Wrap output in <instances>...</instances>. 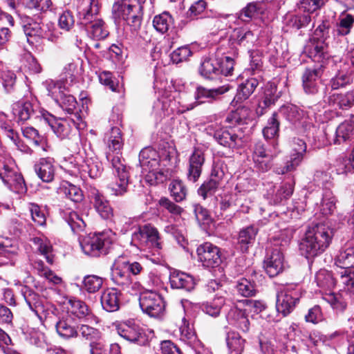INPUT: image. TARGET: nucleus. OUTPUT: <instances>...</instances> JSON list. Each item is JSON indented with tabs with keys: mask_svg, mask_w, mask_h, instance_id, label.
<instances>
[{
	"mask_svg": "<svg viewBox=\"0 0 354 354\" xmlns=\"http://www.w3.org/2000/svg\"><path fill=\"white\" fill-rule=\"evenodd\" d=\"M110 151H115L118 154L123 146L121 131L118 127L111 129L107 140ZM113 174L115 179L108 184V189L111 194L122 196L127 192L129 185V172L128 168L118 155L111 158Z\"/></svg>",
	"mask_w": 354,
	"mask_h": 354,
	"instance_id": "nucleus-1",
	"label": "nucleus"
},
{
	"mask_svg": "<svg viewBox=\"0 0 354 354\" xmlns=\"http://www.w3.org/2000/svg\"><path fill=\"white\" fill-rule=\"evenodd\" d=\"M333 238V230L323 223L314 224L308 227L299 244L302 256L314 258L322 254L329 246Z\"/></svg>",
	"mask_w": 354,
	"mask_h": 354,
	"instance_id": "nucleus-2",
	"label": "nucleus"
},
{
	"mask_svg": "<svg viewBox=\"0 0 354 354\" xmlns=\"http://www.w3.org/2000/svg\"><path fill=\"white\" fill-rule=\"evenodd\" d=\"M98 12L97 0H81L77 7L79 24L93 38L100 40L105 39L109 32L103 20L97 17Z\"/></svg>",
	"mask_w": 354,
	"mask_h": 354,
	"instance_id": "nucleus-3",
	"label": "nucleus"
},
{
	"mask_svg": "<svg viewBox=\"0 0 354 354\" xmlns=\"http://www.w3.org/2000/svg\"><path fill=\"white\" fill-rule=\"evenodd\" d=\"M115 18H122L134 31L140 29L143 16V6L139 0H120L112 7Z\"/></svg>",
	"mask_w": 354,
	"mask_h": 354,
	"instance_id": "nucleus-4",
	"label": "nucleus"
},
{
	"mask_svg": "<svg viewBox=\"0 0 354 354\" xmlns=\"http://www.w3.org/2000/svg\"><path fill=\"white\" fill-rule=\"evenodd\" d=\"M142 270L143 267L140 263L136 261L130 263L125 258L119 257L111 266V280L122 290H126L132 283L131 274L137 275Z\"/></svg>",
	"mask_w": 354,
	"mask_h": 354,
	"instance_id": "nucleus-5",
	"label": "nucleus"
},
{
	"mask_svg": "<svg viewBox=\"0 0 354 354\" xmlns=\"http://www.w3.org/2000/svg\"><path fill=\"white\" fill-rule=\"evenodd\" d=\"M0 178L11 191L23 194L27 190L25 180L14 160L8 156H0Z\"/></svg>",
	"mask_w": 354,
	"mask_h": 354,
	"instance_id": "nucleus-6",
	"label": "nucleus"
},
{
	"mask_svg": "<svg viewBox=\"0 0 354 354\" xmlns=\"http://www.w3.org/2000/svg\"><path fill=\"white\" fill-rule=\"evenodd\" d=\"M315 281L318 287L324 291H329L335 288L337 283H342L348 291L354 293V271L339 270L335 277L326 270H320L315 274Z\"/></svg>",
	"mask_w": 354,
	"mask_h": 354,
	"instance_id": "nucleus-7",
	"label": "nucleus"
},
{
	"mask_svg": "<svg viewBox=\"0 0 354 354\" xmlns=\"http://www.w3.org/2000/svg\"><path fill=\"white\" fill-rule=\"evenodd\" d=\"M131 243L140 250L152 249L159 252L162 248V242L158 230L151 224H145L132 234Z\"/></svg>",
	"mask_w": 354,
	"mask_h": 354,
	"instance_id": "nucleus-8",
	"label": "nucleus"
},
{
	"mask_svg": "<svg viewBox=\"0 0 354 354\" xmlns=\"http://www.w3.org/2000/svg\"><path fill=\"white\" fill-rule=\"evenodd\" d=\"M302 296V290L298 284H290L278 290L276 309L286 317L295 309Z\"/></svg>",
	"mask_w": 354,
	"mask_h": 354,
	"instance_id": "nucleus-9",
	"label": "nucleus"
},
{
	"mask_svg": "<svg viewBox=\"0 0 354 354\" xmlns=\"http://www.w3.org/2000/svg\"><path fill=\"white\" fill-rule=\"evenodd\" d=\"M112 241L108 235L104 232L89 234L80 242L83 252L91 257H98L106 254Z\"/></svg>",
	"mask_w": 354,
	"mask_h": 354,
	"instance_id": "nucleus-10",
	"label": "nucleus"
},
{
	"mask_svg": "<svg viewBox=\"0 0 354 354\" xmlns=\"http://www.w3.org/2000/svg\"><path fill=\"white\" fill-rule=\"evenodd\" d=\"M148 151V150H142L139 155L140 162L143 170L147 172L146 179L151 185L162 183L166 180L167 176L160 168L159 159L155 157L156 153L151 151L153 157L150 158L147 155Z\"/></svg>",
	"mask_w": 354,
	"mask_h": 354,
	"instance_id": "nucleus-11",
	"label": "nucleus"
},
{
	"mask_svg": "<svg viewBox=\"0 0 354 354\" xmlns=\"http://www.w3.org/2000/svg\"><path fill=\"white\" fill-rule=\"evenodd\" d=\"M207 134L214 137L215 140L225 147L239 148L243 145L241 136L235 133L233 129L221 127L218 124H212L206 128Z\"/></svg>",
	"mask_w": 354,
	"mask_h": 354,
	"instance_id": "nucleus-12",
	"label": "nucleus"
},
{
	"mask_svg": "<svg viewBox=\"0 0 354 354\" xmlns=\"http://www.w3.org/2000/svg\"><path fill=\"white\" fill-rule=\"evenodd\" d=\"M139 304L143 313L155 318L161 317L165 309V303L162 297L153 291L142 293L140 296Z\"/></svg>",
	"mask_w": 354,
	"mask_h": 354,
	"instance_id": "nucleus-13",
	"label": "nucleus"
},
{
	"mask_svg": "<svg viewBox=\"0 0 354 354\" xmlns=\"http://www.w3.org/2000/svg\"><path fill=\"white\" fill-rule=\"evenodd\" d=\"M12 114L19 122H24L32 118L43 121V118L39 115L42 112H47L44 109H40L38 106L36 100L19 101L12 104Z\"/></svg>",
	"mask_w": 354,
	"mask_h": 354,
	"instance_id": "nucleus-14",
	"label": "nucleus"
},
{
	"mask_svg": "<svg viewBox=\"0 0 354 354\" xmlns=\"http://www.w3.org/2000/svg\"><path fill=\"white\" fill-rule=\"evenodd\" d=\"M274 247L269 249L263 261V267L270 277L279 274L284 270V257L281 248L274 240Z\"/></svg>",
	"mask_w": 354,
	"mask_h": 354,
	"instance_id": "nucleus-15",
	"label": "nucleus"
},
{
	"mask_svg": "<svg viewBox=\"0 0 354 354\" xmlns=\"http://www.w3.org/2000/svg\"><path fill=\"white\" fill-rule=\"evenodd\" d=\"M196 253L198 261L204 267L217 268L222 262L220 249L209 242L201 244Z\"/></svg>",
	"mask_w": 354,
	"mask_h": 354,
	"instance_id": "nucleus-16",
	"label": "nucleus"
},
{
	"mask_svg": "<svg viewBox=\"0 0 354 354\" xmlns=\"http://www.w3.org/2000/svg\"><path fill=\"white\" fill-rule=\"evenodd\" d=\"M41 117L43 118V121L49 125L53 132L60 139L70 138V136L74 131V136L78 132L77 130L73 129L68 122L66 120L56 119L54 115L49 112H42Z\"/></svg>",
	"mask_w": 354,
	"mask_h": 354,
	"instance_id": "nucleus-17",
	"label": "nucleus"
},
{
	"mask_svg": "<svg viewBox=\"0 0 354 354\" xmlns=\"http://www.w3.org/2000/svg\"><path fill=\"white\" fill-rule=\"evenodd\" d=\"M322 74V65L306 68L302 75V86L306 93L315 95L318 92Z\"/></svg>",
	"mask_w": 354,
	"mask_h": 354,
	"instance_id": "nucleus-18",
	"label": "nucleus"
},
{
	"mask_svg": "<svg viewBox=\"0 0 354 354\" xmlns=\"http://www.w3.org/2000/svg\"><path fill=\"white\" fill-rule=\"evenodd\" d=\"M88 196L95 209L103 219H110L113 216V210L109 201L96 188L91 187Z\"/></svg>",
	"mask_w": 354,
	"mask_h": 354,
	"instance_id": "nucleus-19",
	"label": "nucleus"
},
{
	"mask_svg": "<svg viewBox=\"0 0 354 354\" xmlns=\"http://www.w3.org/2000/svg\"><path fill=\"white\" fill-rule=\"evenodd\" d=\"M205 155L202 150L195 149L189 158L187 168V179L196 183L199 179L205 163Z\"/></svg>",
	"mask_w": 354,
	"mask_h": 354,
	"instance_id": "nucleus-20",
	"label": "nucleus"
},
{
	"mask_svg": "<svg viewBox=\"0 0 354 354\" xmlns=\"http://www.w3.org/2000/svg\"><path fill=\"white\" fill-rule=\"evenodd\" d=\"M278 152L269 154L266 152L264 145L261 142L255 143L253 148L252 160L255 167L262 172H266L271 168V160Z\"/></svg>",
	"mask_w": 354,
	"mask_h": 354,
	"instance_id": "nucleus-21",
	"label": "nucleus"
},
{
	"mask_svg": "<svg viewBox=\"0 0 354 354\" xmlns=\"http://www.w3.org/2000/svg\"><path fill=\"white\" fill-rule=\"evenodd\" d=\"M79 160V156H77L75 161L77 164V168L73 171V174L75 175L77 173H80L82 178L89 176L92 179L96 178L101 175L102 171V165L97 160L90 158L82 160V162Z\"/></svg>",
	"mask_w": 354,
	"mask_h": 354,
	"instance_id": "nucleus-22",
	"label": "nucleus"
},
{
	"mask_svg": "<svg viewBox=\"0 0 354 354\" xmlns=\"http://www.w3.org/2000/svg\"><path fill=\"white\" fill-rule=\"evenodd\" d=\"M24 298L29 308L35 313V315L41 319L46 317L47 309L44 304V299L34 290L26 288L22 292Z\"/></svg>",
	"mask_w": 354,
	"mask_h": 354,
	"instance_id": "nucleus-23",
	"label": "nucleus"
},
{
	"mask_svg": "<svg viewBox=\"0 0 354 354\" xmlns=\"http://www.w3.org/2000/svg\"><path fill=\"white\" fill-rule=\"evenodd\" d=\"M264 12L262 3L259 1L248 3L245 7L235 14L239 24L240 22L249 23L254 19L259 18Z\"/></svg>",
	"mask_w": 354,
	"mask_h": 354,
	"instance_id": "nucleus-24",
	"label": "nucleus"
},
{
	"mask_svg": "<svg viewBox=\"0 0 354 354\" xmlns=\"http://www.w3.org/2000/svg\"><path fill=\"white\" fill-rule=\"evenodd\" d=\"M19 247L16 241L0 236V258L5 257V261H0V266L13 263V259L18 254Z\"/></svg>",
	"mask_w": 354,
	"mask_h": 354,
	"instance_id": "nucleus-25",
	"label": "nucleus"
},
{
	"mask_svg": "<svg viewBox=\"0 0 354 354\" xmlns=\"http://www.w3.org/2000/svg\"><path fill=\"white\" fill-rule=\"evenodd\" d=\"M279 97V95L277 93V86L274 84L267 85L256 109L257 114L259 116L263 115L266 109L274 104Z\"/></svg>",
	"mask_w": 354,
	"mask_h": 354,
	"instance_id": "nucleus-26",
	"label": "nucleus"
},
{
	"mask_svg": "<svg viewBox=\"0 0 354 354\" xmlns=\"http://www.w3.org/2000/svg\"><path fill=\"white\" fill-rule=\"evenodd\" d=\"M230 88L231 87L229 85H223L211 89L198 86L195 92V99L198 104H201L207 101L211 102L216 100L219 95L227 92Z\"/></svg>",
	"mask_w": 354,
	"mask_h": 354,
	"instance_id": "nucleus-27",
	"label": "nucleus"
},
{
	"mask_svg": "<svg viewBox=\"0 0 354 354\" xmlns=\"http://www.w3.org/2000/svg\"><path fill=\"white\" fill-rule=\"evenodd\" d=\"M219 57H203L198 68L200 75L206 79H214L219 75Z\"/></svg>",
	"mask_w": 354,
	"mask_h": 354,
	"instance_id": "nucleus-28",
	"label": "nucleus"
},
{
	"mask_svg": "<svg viewBox=\"0 0 354 354\" xmlns=\"http://www.w3.org/2000/svg\"><path fill=\"white\" fill-rule=\"evenodd\" d=\"M121 292L116 288H111L104 290L101 296V304L108 312H115L120 308Z\"/></svg>",
	"mask_w": 354,
	"mask_h": 354,
	"instance_id": "nucleus-29",
	"label": "nucleus"
},
{
	"mask_svg": "<svg viewBox=\"0 0 354 354\" xmlns=\"http://www.w3.org/2000/svg\"><path fill=\"white\" fill-rule=\"evenodd\" d=\"M55 328L57 334L63 339H68L76 337L78 331L74 325V318L64 315L56 323Z\"/></svg>",
	"mask_w": 354,
	"mask_h": 354,
	"instance_id": "nucleus-30",
	"label": "nucleus"
},
{
	"mask_svg": "<svg viewBox=\"0 0 354 354\" xmlns=\"http://www.w3.org/2000/svg\"><path fill=\"white\" fill-rule=\"evenodd\" d=\"M34 168L37 175L42 181L50 183L54 179L55 167L52 158H40L35 165Z\"/></svg>",
	"mask_w": 354,
	"mask_h": 354,
	"instance_id": "nucleus-31",
	"label": "nucleus"
},
{
	"mask_svg": "<svg viewBox=\"0 0 354 354\" xmlns=\"http://www.w3.org/2000/svg\"><path fill=\"white\" fill-rule=\"evenodd\" d=\"M227 319L230 324L247 333L250 330V323L245 310L236 307L232 308L227 315Z\"/></svg>",
	"mask_w": 354,
	"mask_h": 354,
	"instance_id": "nucleus-32",
	"label": "nucleus"
},
{
	"mask_svg": "<svg viewBox=\"0 0 354 354\" xmlns=\"http://www.w3.org/2000/svg\"><path fill=\"white\" fill-rule=\"evenodd\" d=\"M336 264L340 270H350L354 268V245L352 242L346 243L340 250L336 257Z\"/></svg>",
	"mask_w": 354,
	"mask_h": 354,
	"instance_id": "nucleus-33",
	"label": "nucleus"
},
{
	"mask_svg": "<svg viewBox=\"0 0 354 354\" xmlns=\"http://www.w3.org/2000/svg\"><path fill=\"white\" fill-rule=\"evenodd\" d=\"M171 286L173 288L184 289L190 291L194 289L195 282L192 276L180 271H174L169 277Z\"/></svg>",
	"mask_w": 354,
	"mask_h": 354,
	"instance_id": "nucleus-34",
	"label": "nucleus"
},
{
	"mask_svg": "<svg viewBox=\"0 0 354 354\" xmlns=\"http://www.w3.org/2000/svg\"><path fill=\"white\" fill-rule=\"evenodd\" d=\"M66 316L78 319H86L90 316L87 305L80 300L70 299L66 306Z\"/></svg>",
	"mask_w": 354,
	"mask_h": 354,
	"instance_id": "nucleus-35",
	"label": "nucleus"
},
{
	"mask_svg": "<svg viewBox=\"0 0 354 354\" xmlns=\"http://www.w3.org/2000/svg\"><path fill=\"white\" fill-rule=\"evenodd\" d=\"M328 102L330 106L347 109L354 104V91H350L344 93H333L330 95Z\"/></svg>",
	"mask_w": 354,
	"mask_h": 354,
	"instance_id": "nucleus-36",
	"label": "nucleus"
},
{
	"mask_svg": "<svg viewBox=\"0 0 354 354\" xmlns=\"http://www.w3.org/2000/svg\"><path fill=\"white\" fill-rule=\"evenodd\" d=\"M44 26V24L41 25L34 21H31L24 25L23 29L24 34L26 37L27 41L30 45H34L41 39Z\"/></svg>",
	"mask_w": 354,
	"mask_h": 354,
	"instance_id": "nucleus-37",
	"label": "nucleus"
},
{
	"mask_svg": "<svg viewBox=\"0 0 354 354\" xmlns=\"http://www.w3.org/2000/svg\"><path fill=\"white\" fill-rule=\"evenodd\" d=\"M354 134V122L351 120H346L342 122L335 131V138L334 144L341 145L350 140Z\"/></svg>",
	"mask_w": 354,
	"mask_h": 354,
	"instance_id": "nucleus-38",
	"label": "nucleus"
},
{
	"mask_svg": "<svg viewBox=\"0 0 354 354\" xmlns=\"http://www.w3.org/2000/svg\"><path fill=\"white\" fill-rule=\"evenodd\" d=\"M259 85L257 78L251 77L242 82L237 88L235 96L237 102L244 101L250 97Z\"/></svg>",
	"mask_w": 354,
	"mask_h": 354,
	"instance_id": "nucleus-39",
	"label": "nucleus"
},
{
	"mask_svg": "<svg viewBox=\"0 0 354 354\" xmlns=\"http://www.w3.org/2000/svg\"><path fill=\"white\" fill-rule=\"evenodd\" d=\"M258 228L251 225L241 230L238 237V243L243 251H246L249 245L253 244L258 233Z\"/></svg>",
	"mask_w": 354,
	"mask_h": 354,
	"instance_id": "nucleus-40",
	"label": "nucleus"
},
{
	"mask_svg": "<svg viewBox=\"0 0 354 354\" xmlns=\"http://www.w3.org/2000/svg\"><path fill=\"white\" fill-rule=\"evenodd\" d=\"M354 24V16L346 15L339 19L336 26L333 30L334 37H344L350 34Z\"/></svg>",
	"mask_w": 354,
	"mask_h": 354,
	"instance_id": "nucleus-41",
	"label": "nucleus"
},
{
	"mask_svg": "<svg viewBox=\"0 0 354 354\" xmlns=\"http://www.w3.org/2000/svg\"><path fill=\"white\" fill-rule=\"evenodd\" d=\"M61 214L73 232L83 230L85 227V222L76 212L66 209H63Z\"/></svg>",
	"mask_w": 354,
	"mask_h": 354,
	"instance_id": "nucleus-42",
	"label": "nucleus"
},
{
	"mask_svg": "<svg viewBox=\"0 0 354 354\" xmlns=\"http://www.w3.org/2000/svg\"><path fill=\"white\" fill-rule=\"evenodd\" d=\"M353 82L352 72L348 69L338 71L335 76L331 78L330 85L333 90H337L345 87Z\"/></svg>",
	"mask_w": 354,
	"mask_h": 354,
	"instance_id": "nucleus-43",
	"label": "nucleus"
},
{
	"mask_svg": "<svg viewBox=\"0 0 354 354\" xmlns=\"http://www.w3.org/2000/svg\"><path fill=\"white\" fill-rule=\"evenodd\" d=\"M127 323L128 341L138 345H144L147 342L144 330L134 321H128Z\"/></svg>",
	"mask_w": 354,
	"mask_h": 354,
	"instance_id": "nucleus-44",
	"label": "nucleus"
},
{
	"mask_svg": "<svg viewBox=\"0 0 354 354\" xmlns=\"http://www.w3.org/2000/svg\"><path fill=\"white\" fill-rule=\"evenodd\" d=\"M254 39L253 32L248 28H234L230 35V40L239 45L245 46L247 44L252 43Z\"/></svg>",
	"mask_w": 354,
	"mask_h": 354,
	"instance_id": "nucleus-45",
	"label": "nucleus"
},
{
	"mask_svg": "<svg viewBox=\"0 0 354 354\" xmlns=\"http://www.w3.org/2000/svg\"><path fill=\"white\" fill-rule=\"evenodd\" d=\"M59 194L64 195L74 203H80L84 198L81 189L68 182H64L59 187Z\"/></svg>",
	"mask_w": 354,
	"mask_h": 354,
	"instance_id": "nucleus-46",
	"label": "nucleus"
},
{
	"mask_svg": "<svg viewBox=\"0 0 354 354\" xmlns=\"http://www.w3.org/2000/svg\"><path fill=\"white\" fill-rule=\"evenodd\" d=\"M310 21L311 17L309 14L290 15L285 19L286 25L295 30L307 27Z\"/></svg>",
	"mask_w": 354,
	"mask_h": 354,
	"instance_id": "nucleus-47",
	"label": "nucleus"
},
{
	"mask_svg": "<svg viewBox=\"0 0 354 354\" xmlns=\"http://www.w3.org/2000/svg\"><path fill=\"white\" fill-rule=\"evenodd\" d=\"M32 241L37 246L38 251L45 257L46 261L53 264L54 261L52 254L53 246L50 241L46 237H34Z\"/></svg>",
	"mask_w": 354,
	"mask_h": 354,
	"instance_id": "nucleus-48",
	"label": "nucleus"
},
{
	"mask_svg": "<svg viewBox=\"0 0 354 354\" xmlns=\"http://www.w3.org/2000/svg\"><path fill=\"white\" fill-rule=\"evenodd\" d=\"M173 24L174 19L167 12L156 15L153 19L154 28L160 33L167 32Z\"/></svg>",
	"mask_w": 354,
	"mask_h": 354,
	"instance_id": "nucleus-49",
	"label": "nucleus"
},
{
	"mask_svg": "<svg viewBox=\"0 0 354 354\" xmlns=\"http://www.w3.org/2000/svg\"><path fill=\"white\" fill-rule=\"evenodd\" d=\"M224 304L225 298L222 296H216L212 301L203 302L201 308L205 313L212 317H217Z\"/></svg>",
	"mask_w": 354,
	"mask_h": 354,
	"instance_id": "nucleus-50",
	"label": "nucleus"
},
{
	"mask_svg": "<svg viewBox=\"0 0 354 354\" xmlns=\"http://www.w3.org/2000/svg\"><path fill=\"white\" fill-rule=\"evenodd\" d=\"M245 340L235 331H230L226 335V343L229 351L241 354L243 351Z\"/></svg>",
	"mask_w": 354,
	"mask_h": 354,
	"instance_id": "nucleus-51",
	"label": "nucleus"
},
{
	"mask_svg": "<svg viewBox=\"0 0 354 354\" xmlns=\"http://www.w3.org/2000/svg\"><path fill=\"white\" fill-rule=\"evenodd\" d=\"M169 190L176 202L180 203L185 199L187 189L181 180H174L169 185Z\"/></svg>",
	"mask_w": 354,
	"mask_h": 354,
	"instance_id": "nucleus-52",
	"label": "nucleus"
},
{
	"mask_svg": "<svg viewBox=\"0 0 354 354\" xmlns=\"http://www.w3.org/2000/svg\"><path fill=\"white\" fill-rule=\"evenodd\" d=\"M77 73V66L75 63H69L64 66L60 79L64 88L75 81Z\"/></svg>",
	"mask_w": 354,
	"mask_h": 354,
	"instance_id": "nucleus-53",
	"label": "nucleus"
},
{
	"mask_svg": "<svg viewBox=\"0 0 354 354\" xmlns=\"http://www.w3.org/2000/svg\"><path fill=\"white\" fill-rule=\"evenodd\" d=\"M279 130V122L277 119V114L274 113L263 129V136L267 140L273 139L278 136Z\"/></svg>",
	"mask_w": 354,
	"mask_h": 354,
	"instance_id": "nucleus-54",
	"label": "nucleus"
},
{
	"mask_svg": "<svg viewBox=\"0 0 354 354\" xmlns=\"http://www.w3.org/2000/svg\"><path fill=\"white\" fill-rule=\"evenodd\" d=\"M303 160L301 155L292 154L290 159L286 161L285 165L283 167H277L275 172L278 174H285L289 172L294 171L297 169V167L301 164Z\"/></svg>",
	"mask_w": 354,
	"mask_h": 354,
	"instance_id": "nucleus-55",
	"label": "nucleus"
},
{
	"mask_svg": "<svg viewBox=\"0 0 354 354\" xmlns=\"http://www.w3.org/2000/svg\"><path fill=\"white\" fill-rule=\"evenodd\" d=\"M102 284L103 279L97 275L86 276L83 280V288L89 293L97 292Z\"/></svg>",
	"mask_w": 354,
	"mask_h": 354,
	"instance_id": "nucleus-56",
	"label": "nucleus"
},
{
	"mask_svg": "<svg viewBox=\"0 0 354 354\" xmlns=\"http://www.w3.org/2000/svg\"><path fill=\"white\" fill-rule=\"evenodd\" d=\"M280 112L291 122H296L302 118L303 111L296 105L287 104L280 109Z\"/></svg>",
	"mask_w": 354,
	"mask_h": 354,
	"instance_id": "nucleus-57",
	"label": "nucleus"
},
{
	"mask_svg": "<svg viewBox=\"0 0 354 354\" xmlns=\"http://www.w3.org/2000/svg\"><path fill=\"white\" fill-rule=\"evenodd\" d=\"M324 299L330 304L333 308L340 312L344 310L347 306L346 300L339 294H335L331 292H326Z\"/></svg>",
	"mask_w": 354,
	"mask_h": 354,
	"instance_id": "nucleus-58",
	"label": "nucleus"
},
{
	"mask_svg": "<svg viewBox=\"0 0 354 354\" xmlns=\"http://www.w3.org/2000/svg\"><path fill=\"white\" fill-rule=\"evenodd\" d=\"M236 288L237 292L243 297H252L256 294L254 283L245 278H242L237 281Z\"/></svg>",
	"mask_w": 354,
	"mask_h": 354,
	"instance_id": "nucleus-59",
	"label": "nucleus"
},
{
	"mask_svg": "<svg viewBox=\"0 0 354 354\" xmlns=\"http://www.w3.org/2000/svg\"><path fill=\"white\" fill-rule=\"evenodd\" d=\"M22 6L29 10L46 11L52 6L51 0H21Z\"/></svg>",
	"mask_w": 354,
	"mask_h": 354,
	"instance_id": "nucleus-60",
	"label": "nucleus"
},
{
	"mask_svg": "<svg viewBox=\"0 0 354 354\" xmlns=\"http://www.w3.org/2000/svg\"><path fill=\"white\" fill-rule=\"evenodd\" d=\"M327 0H300L298 3L299 10L308 13H313L320 9Z\"/></svg>",
	"mask_w": 354,
	"mask_h": 354,
	"instance_id": "nucleus-61",
	"label": "nucleus"
},
{
	"mask_svg": "<svg viewBox=\"0 0 354 354\" xmlns=\"http://www.w3.org/2000/svg\"><path fill=\"white\" fill-rule=\"evenodd\" d=\"M192 55V51L189 46L178 48L171 53V59L173 63L178 64L187 61Z\"/></svg>",
	"mask_w": 354,
	"mask_h": 354,
	"instance_id": "nucleus-62",
	"label": "nucleus"
},
{
	"mask_svg": "<svg viewBox=\"0 0 354 354\" xmlns=\"http://www.w3.org/2000/svg\"><path fill=\"white\" fill-rule=\"evenodd\" d=\"M326 46L324 42L317 41L313 43L308 53L313 61L321 62L325 58Z\"/></svg>",
	"mask_w": 354,
	"mask_h": 354,
	"instance_id": "nucleus-63",
	"label": "nucleus"
},
{
	"mask_svg": "<svg viewBox=\"0 0 354 354\" xmlns=\"http://www.w3.org/2000/svg\"><path fill=\"white\" fill-rule=\"evenodd\" d=\"M221 185L216 183L212 179L204 182L198 189V194L202 196L203 199L207 198L208 196L213 195L217 189Z\"/></svg>",
	"mask_w": 354,
	"mask_h": 354,
	"instance_id": "nucleus-64",
	"label": "nucleus"
}]
</instances>
